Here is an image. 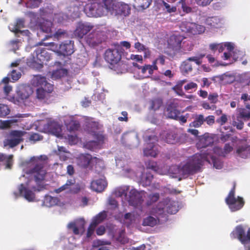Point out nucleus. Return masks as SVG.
Instances as JSON below:
<instances>
[{
  "instance_id": "obj_14",
  "label": "nucleus",
  "mask_w": 250,
  "mask_h": 250,
  "mask_svg": "<svg viewBox=\"0 0 250 250\" xmlns=\"http://www.w3.org/2000/svg\"><path fill=\"white\" fill-rule=\"evenodd\" d=\"M101 160L97 157H92L89 154H82L77 158L78 165L83 168H87L89 166H93L99 163Z\"/></svg>"
},
{
  "instance_id": "obj_57",
  "label": "nucleus",
  "mask_w": 250,
  "mask_h": 250,
  "mask_svg": "<svg viewBox=\"0 0 250 250\" xmlns=\"http://www.w3.org/2000/svg\"><path fill=\"white\" fill-rule=\"evenodd\" d=\"M43 137L38 133H34L30 135L29 139L31 142H36L38 141L42 140Z\"/></svg>"
},
{
  "instance_id": "obj_40",
  "label": "nucleus",
  "mask_w": 250,
  "mask_h": 250,
  "mask_svg": "<svg viewBox=\"0 0 250 250\" xmlns=\"http://www.w3.org/2000/svg\"><path fill=\"white\" fill-rule=\"evenodd\" d=\"M129 189V186H123L117 188L115 190V194L119 197L125 196L127 199V192Z\"/></svg>"
},
{
  "instance_id": "obj_20",
  "label": "nucleus",
  "mask_w": 250,
  "mask_h": 250,
  "mask_svg": "<svg viewBox=\"0 0 250 250\" xmlns=\"http://www.w3.org/2000/svg\"><path fill=\"white\" fill-rule=\"evenodd\" d=\"M214 142L213 138L208 134H204L202 136L196 144L197 147L198 149L206 148L212 145Z\"/></svg>"
},
{
  "instance_id": "obj_56",
  "label": "nucleus",
  "mask_w": 250,
  "mask_h": 250,
  "mask_svg": "<svg viewBox=\"0 0 250 250\" xmlns=\"http://www.w3.org/2000/svg\"><path fill=\"white\" fill-rule=\"evenodd\" d=\"M134 215L132 213L128 212L126 213L125 214L124 220V221H126L128 223V225H130L133 221L134 220Z\"/></svg>"
},
{
  "instance_id": "obj_8",
  "label": "nucleus",
  "mask_w": 250,
  "mask_h": 250,
  "mask_svg": "<svg viewBox=\"0 0 250 250\" xmlns=\"http://www.w3.org/2000/svg\"><path fill=\"white\" fill-rule=\"evenodd\" d=\"M27 133L26 131L12 130L9 134V138L4 141V146L13 148L23 142V137Z\"/></svg>"
},
{
  "instance_id": "obj_16",
  "label": "nucleus",
  "mask_w": 250,
  "mask_h": 250,
  "mask_svg": "<svg viewBox=\"0 0 250 250\" xmlns=\"http://www.w3.org/2000/svg\"><path fill=\"white\" fill-rule=\"evenodd\" d=\"M93 27V25L90 23L80 22L76 26L74 34L75 37L81 39L92 30Z\"/></svg>"
},
{
  "instance_id": "obj_21",
  "label": "nucleus",
  "mask_w": 250,
  "mask_h": 250,
  "mask_svg": "<svg viewBox=\"0 0 250 250\" xmlns=\"http://www.w3.org/2000/svg\"><path fill=\"white\" fill-rule=\"evenodd\" d=\"M177 104L174 102L169 103L167 107V117L172 119H177V116L180 114V111L177 109Z\"/></svg>"
},
{
  "instance_id": "obj_48",
  "label": "nucleus",
  "mask_w": 250,
  "mask_h": 250,
  "mask_svg": "<svg viewBox=\"0 0 250 250\" xmlns=\"http://www.w3.org/2000/svg\"><path fill=\"white\" fill-rule=\"evenodd\" d=\"M221 151L220 155L225 157L227 154H229L233 150V147L229 143L225 144L223 149L219 148Z\"/></svg>"
},
{
  "instance_id": "obj_26",
  "label": "nucleus",
  "mask_w": 250,
  "mask_h": 250,
  "mask_svg": "<svg viewBox=\"0 0 250 250\" xmlns=\"http://www.w3.org/2000/svg\"><path fill=\"white\" fill-rule=\"evenodd\" d=\"M236 153L242 158L246 159L250 157V145L244 144L238 146Z\"/></svg>"
},
{
  "instance_id": "obj_61",
  "label": "nucleus",
  "mask_w": 250,
  "mask_h": 250,
  "mask_svg": "<svg viewBox=\"0 0 250 250\" xmlns=\"http://www.w3.org/2000/svg\"><path fill=\"white\" fill-rule=\"evenodd\" d=\"M180 3L182 4V8L184 12L186 13H189L191 12L192 8L186 5V0H183L181 1Z\"/></svg>"
},
{
  "instance_id": "obj_25",
  "label": "nucleus",
  "mask_w": 250,
  "mask_h": 250,
  "mask_svg": "<svg viewBox=\"0 0 250 250\" xmlns=\"http://www.w3.org/2000/svg\"><path fill=\"white\" fill-rule=\"evenodd\" d=\"M52 25L53 23L51 21L43 20L42 22H41L38 25L37 27H39L42 32L46 33H51L50 35L45 36V38L42 40L43 41H45L48 39V38H50L52 36V35L51 34Z\"/></svg>"
},
{
  "instance_id": "obj_31",
  "label": "nucleus",
  "mask_w": 250,
  "mask_h": 250,
  "mask_svg": "<svg viewBox=\"0 0 250 250\" xmlns=\"http://www.w3.org/2000/svg\"><path fill=\"white\" fill-rule=\"evenodd\" d=\"M27 15L30 19L31 25L35 27H37L42 20L38 13L33 12H29L27 13Z\"/></svg>"
},
{
  "instance_id": "obj_15",
  "label": "nucleus",
  "mask_w": 250,
  "mask_h": 250,
  "mask_svg": "<svg viewBox=\"0 0 250 250\" xmlns=\"http://www.w3.org/2000/svg\"><path fill=\"white\" fill-rule=\"evenodd\" d=\"M183 38L180 35H173L170 36L167 40V47L173 51V55H175L179 52L181 48V43Z\"/></svg>"
},
{
  "instance_id": "obj_3",
  "label": "nucleus",
  "mask_w": 250,
  "mask_h": 250,
  "mask_svg": "<svg viewBox=\"0 0 250 250\" xmlns=\"http://www.w3.org/2000/svg\"><path fill=\"white\" fill-rule=\"evenodd\" d=\"M123 51L121 45L115 44L105 51L104 58L106 62L112 65H115L121 61Z\"/></svg>"
},
{
  "instance_id": "obj_28",
  "label": "nucleus",
  "mask_w": 250,
  "mask_h": 250,
  "mask_svg": "<svg viewBox=\"0 0 250 250\" xmlns=\"http://www.w3.org/2000/svg\"><path fill=\"white\" fill-rule=\"evenodd\" d=\"M104 138L103 136L100 135L98 137V141H90L87 142L84 144V146L86 149L94 151L98 148L100 142H103L104 141Z\"/></svg>"
},
{
  "instance_id": "obj_1",
  "label": "nucleus",
  "mask_w": 250,
  "mask_h": 250,
  "mask_svg": "<svg viewBox=\"0 0 250 250\" xmlns=\"http://www.w3.org/2000/svg\"><path fill=\"white\" fill-rule=\"evenodd\" d=\"M205 161H208L207 154L196 153L188 158L185 164H181L183 176L193 175L200 171Z\"/></svg>"
},
{
  "instance_id": "obj_38",
  "label": "nucleus",
  "mask_w": 250,
  "mask_h": 250,
  "mask_svg": "<svg viewBox=\"0 0 250 250\" xmlns=\"http://www.w3.org/2000/svg\"><path fill=\"white\" fill-rule=\"evenodd\" d=\"M48 88L40 87L36 89V98L40 101L44 100L48 93Z\"/></svg>"
},
{
  "instance_id": "obj_59",
  "label": "nucleus",
  "mask_w": 250,
  "mask_h": 250,
  "mask_svg": "<svg viewBox=\"0 0 250 250\" xmlns=\"http://www.w3.org/2000/svg\"><path fill=\"white\" fill-rule=\"evenodd\" d=\"M208 100L211 103L216 104L218 101V94L216 93L209 94L208 96Z\"/></svg>"
},
{
  "instance_id": "obj_24",
  "label": "nucleus",
  "mask_w": 250,
  "mask_h": 250,
  "mask_svg": "<svg viewBox=\"0 0 250 250\" xmlns=\"http://www.w3.org/2000/svg\"><path fill=\"white\" fill-rule=\"evenodd\" d=\"M25 20L24 18H18L13 24H11L9 28L11 32L17 34L22 33L24 30H20L21 28L25 27Z\"/></svg>"
},
{
  "instance_id": "obj_2",
  "label": "nucleus",
  "mask_w": 250,
  "mask_h": 250,
  "mask_svg": "<svg viewBox=\"0 0 250 250\" xmlns=\"http://www.w3.org/2000/svg\"><path fill=\"white\" fill-rule=\"evenodd\" d=\"M104 3L111 14L126 16L130 10L128 4L116 0H104Z\"/></svg>"
},
{
  "instance_id": "obj_23",
  "label": "nucleus",
  "mask_w": 250,
  "mask_h": 250,
  "mask_svg": "<svg viewBox=\"0 0 250 250\" xmlns=\"http://www.w3.org/2000/svg\"><path fill=\"white\" fill-rule=\"evenodd\" d=\"M20 194L23 196L29 202H32L35 200V195L31 190L25 188L23 184H21L19 187Z\"/></svg>"
},
{
  "instance_id": "obj_5",
  "label": "nucleus",
  "mask_w": 250,
  "mask_h": 250,
  "mask_svg": "<svg viewBox=\"0 0 250 250\" xmlns=\"http://www.w3.org/2000/svg\"><path fill=\"white\" fill-rule=\"evenodd\" d=\"M146 194L145 191L132 188L129 191L126 200L130 206L142 209Z\"/></svg>"
},
{
  "instance_id": "obj_10",
  "label": "nucleus",
  "mask_w": 250,
  "mask_h": 250,
  "mask_svg": "<svg viewBox=\"0 0 250 250\" xmlns=\"http://www.w3.org/2000/svg\"><path fill=\"white\" fill-rule=\"evenodd\" d=\"M80 186L79 184H76L75 179L67 180L66 183L55 189V192L59 193L62 191L66 190L68 193L71 194H76L80 191Z\"/></svg>"
},
{
  "instance_id": "obj_4",
  "label": "nucleus",
  "mask_w": 250,
  "mask_h": 250,
  "mask_svg": "<svg viewBox=\"0 0 250 250\" xmlns=\"http://www.w3.org/2000/svg\"><path fill=\"white\" fill-rule=\"evenodd\" d=\"M232 188L225 199V202L231 211H236L240 209L244 205L245 202L242 197H235L236 184L233 182Z\"/></svg>"
},
{
  "instance_id": "obj_29",
  "label": "nucleus",
  "mask_w": 250,
  "mask_h": 250,
  "mask_svg": "<svg viewBox=\"0 0 250 250\" xmlns=\"http://www.w3.org/2000/svg\"><path fill=\"white\" fill-rule=\"evenodd\" d=\"M153 178L150 173H142L140 175V184L144 187L149 186Z\"/></svg>"
},
{
  "instance_id": "obj_19",
  "label": "nucleus",
  "mask_w": 250,
  "mask_h": 250,
  "mask_svg": "<svg viewBox=\"0 0 250 250\" xmlns=\"http://www.w3.org/2000/svg\"><path fill=\"white\" fill-rule=\"evenodd\" d=\"M187 25L186 32L192 34L193 35L200 34L204 32L205 27L193 23L184 22L182 23L181 26Z\"/></svg>"
},
{
  "instance_id": "obj_62",
  "label": "nucleus",
  "mask_w": 250,
  "mask_h": 250,
  "mask_svg": "<svg viewBox=\"0 0 250 250\" xmlns=\"http://www.w3.org/2000/svg\"><path fill=\"white\" fill-rule=\"evenodd\" d=\"M197 84L194 82H190L185 85L184 88L186 91H188L192 89H196Z\"/></svg>"
},
{
  "instance_id": "obj_54",
  "label": "nucleus",
  "mask_w": 250,
  "mask_h": 250,
  "mask_svg": "<svg viewBox=\"0 0 250 250\" xmlns=\"http://www.w3.org/2000/svg\"><path fill=\"white\" fill-rule=\"evenodd\" d=\"M239 117L244 120L250 119V111L245 108H241L239 110Z\"/></svg>"
},
{
  "instance_id": "obj_17",
  "label": "nucleus",
  "mask_w": 250,
  "mask_h": 250,
  "mask_svg": "<svg viewBox=\"0 0 250 250\" xmlns=\"http://www.w3.org/2000/svg\"><path fill=\"white\" fill-rule=\"evenodd\" d=\"M150 214L155 216L161 223L165 222L168 220V216L165 211V208L158 206L152 208L150 211Z\"/></svg>"
},
{
  "instance_id": "obj_45",
  "label": "nucleus",
  "mask_w": 250,
  "mask_h": 250,
  "mask_svg": "<svg viewBox=\"0 0 250 250\" xmlns=\"http://www.w3.org/2000/svg\"><path fill=\"white\" fill-rule=\"evenodd\" d=\"M58 202L57 197H52L49 195L46 196L45 197L44 203L46 206L52 207L57 204Z\"/></svg>"
},
{
  "instance_id": "obj_47",
  "label": "nucleus",
  "mask_w": 250,
  "mask_h": 250,
  "mask_svg": "<svg viewBox=\"0 0 250 250\" xmlns=\"http://www.w3.org/2000/svg\"><path fill=\"white\" fill-rule=\"evenodd\" d=\"M220 22V20L217 17H208L206 20L207 24L212 27H216Z\"/></svg>"
},
{
  "instance_id": "obj_12",
  "label": "nucleus",
  "mask_w": 250,
  "mask_h": 250,
  "mask_svg": "<svg viewBox=\"0 0 250 250\" xmlns=\"http://www.w3.org/2000/svg\"><path fill=\"white\" fill-rule=\"evenodd\" d=\"M49 45L53 47L56 46L57 52L63 56L71 55L74 51V44L71 41L62 42L59 45V48L57 47V45L53 42L49 43Z\"/></svg>"
},
{
  "instance_id": "obj_11",
  "label": "nucleus",
  "mask_w": 250,
  "mask_h": 250,
  "mask_svg": "<svg viewBox=\"0 0 250 250\" xmlns=\"http://www.w3.org/2000/svg\"><path fill=\"white\" fill-rule=\"evenodd\" d=\"M230 236L231 238H238L242 244H245L250 242V228L246 234L243 227L241 225L237 226L231 233Z\"/></svg>"
},
{
  "instance_id": "obj_52",
  "label": "nucleus",
  "mask_w": 250,
  "mask_h": 250,
  "mask_svg": "<svg viewBox=\"0 0 250 250\" xmlns=\"http://www.w3.org/2000/svg\"><path fill=\"white\" fill-rule=\"evenodd\" d=\"M165 141L168 144H175L177 142L176 134L172 132L167 133Z\"/></svg>"
},
{
  "instance_id": "obj_46",
  "label": "nucleus",
  "mask_w": 250,
  "mask_h": 250,
  "mask_svg": "<svg viewBox=\"0 0 250 250\" xmlns=\"http://www.w3.org/2000/svg\"><path fill=\"white\" fill-rule=\"evenodd\" d=\"M69 131H75L78 130L80 127V124L76 120L71 121L67 125Z\"/></svg>"
},
{
  "instance_id": "obj_50",
  "label": "nucleus",
  "mask_w": 250,
  "mask_h": 250,
  "mask_svg": "<svg viewBox=\"0 0 250 250\" xmlns=\"http://www.w3.org/2000/svg\"><path fill=\"white\" fill-rule=\"evenodd\" d=\"M160 196L158 193H155L149 194L147 198L148 200L146 202L147 206H150L153 203L156 202L159 199Z\"/></svg>"
},
{
  "instance_id": "obj_64",
  "label": "nucleus",
  "mask_w": 250,
  "mask_h": 250,
  "mask_svg": "<svg viewBox=\"0 0 250 250\" xmlns=\"http://www.w3.org/2000/svg\"><path fill=\"white\" fill-rule=\"evenodd\" d=\"M134 47L135 49H137L138 51L140 52L144 51L146 50L145 46L140 42H136L134 44Z\"/></svg>"
},
{
  "instance_id": "obj_43",
  "label": "nucleus",
  "mask_w": 250,
  "mask_h": 250,
  "mask_svg": "<svg viewBox=\"0 0 250 250\" xmlns=\"http://www.w3.org/2000/svg\"><path fill=\"white\" fill-rule=\"evenodd\" d=\"M28 90H30V89L29 87H23L20 89L18 92L19 98L21 100L27 99L31 94V92H29Z\"/></svg>"
},
{
  "instance_id": "obj_51",
  "label": "nucleus",
  "mask_w": 250,
  "mask_h": 250,
  "mask_svg": "<svg viewBox=\"0 0 250 250\" xmlns=\"http://www.w3.org/2000/svg\"><path fill=\"white\" fill-rule=\"evenodd\" d=\"M66 73V70L64 69H59L54 70L52 72V78L58 79L63 77L64 74Z\"/></svg>"
},
{
  "instance_id": "obj_60",
  "label": "nucleus",
  "mask_w": 250,
  "mask_h": 250,
  "mask_svg": "<svg viewBox=\"0 0 250 250\" xmlns=\"http://www.w3.org/2000/svg\"><path fill=\"white\" fill-rule=\"evenodd\" d=\"M96 227L97 226L95 224V223H91L87 231V237H90L92 235Z\"/></svg>"
},
{
  "instance_id": "obj_44",
  "label": "nucleus",
  "mask_w": 250,
  "mask_h": 250,
  "mask_svg": "<svg viewBox=\"0 0 250 250\" xmlns=\"http://www.w3.org/2000/svg\"><path fill=\"white\" fill-rule=\"evenodd\" d=\"M151 108L154 110H158L162 106L163 101L161 98H157L153 99L150 102Z\"/></svg>"
},
{
  "instance_id": "obj_9",
  "label": "nucleus",
  "mask_w": 250,
  "mask_h": 250,
  "mask_svg": "<svg viewBox=\"0 0 250 250\" xmlns=\"http://www.w3.org/2000/svg\"><path fill=\"white\" fill-rule=\"evenodd\" d=\"M105 40L104 33L101 31L93 30L85 38L86 43L91 47L101 44Z\"/></svg>"
},
{
  "instance_id": "obj_42",
  "label": "nucleus",
  "mask_w": 250,
  "mask_h": 250,
  "mask_svg": "<svg viewBox=\"0 0 250 250\" xmlns=\"http://www.w3.org/2000/svg\"><path fill=\"white\" fill-rule=\"evenodd\" d=\"M135 5L142 9H146L149 6L152 0H134Z\"/></svg>"
},
{
  "instance_id": "obj_27",
  "label": "nucleus",
  "mask_w": 250,
  "mask_h": 250,
  "mask_svg": "<svg viewBox=\"0 0 250 250\" xmlns=\"http://www.w3.org/2000/svg\"><path fill=\"white\" fill-rule=\"evenodd\" d=\"M158 153V147L153 143H148L147 146L144 149V155L155 157Z\"/></svg>"
},
{
  "instance_id": "obj_7",
  "label": "nucleus",
  "mask_w": 250,
  "mask_h": 250,
  "mask_svg": "<svg viewBox=\"0 0 250 250\" xmlns=\"http://www.w3.org/2000/svg\"><path fill=\"white\" fill-rule=\"evenodd\" d=\"M28 173L32 175L37 185H41L46 174L43 163L41 161L35 162L34 167L29 170Z\"/></svg>"
},
{
  "instance_id": "obj_37",
  "label": "nucleus",
  "mask_w": 250,
  "mask_h": 250,
  "mask_svg": "<svg viewBox=\"0 0 250 250\" xmlns=\"http://www.w3.org/2000/svg\"><path fill=\"white\" fill-rule=\"evenodd\" d=\"M85 222L84 221H81L80 222V227L76 226V224L73 222H71L68 225V228L69 229H72L73 232L76 235L79 234V229L82 231L84 230V226Z\"/></svg>"
},
{
  "instance_id": "obj_53",
  "label": "nucleus",
  "mask_w": 250,
  "mask_h": 250,
  "mask_svg": "<svg viewBox=\"0 0 250 250\" xmlns=\"http://www.w3.org/2000/svg\"><path fill=\"white\" fill-rule=\"evenodd\" d=\"M42 2V0H28L26 5L30 8H36L39 7Z\"/></svg>"
},
{
  "instance_id": "obj_36",
  "label": "nucleus",
  "mask_w": 250,
  "mask_h": 250,
  "mask_svg": "<svg viewBox=\"0 0 250 250\" xmlns=\"http://www.w3.org/2000/svg\"><path fill=\"white\" fill-rule=\"evenodd\" d=\"M204 122L205 118L203 115H196L194 117V120L190 123L189 126L190 127H199L203 124Z\"/></svg>"
},
{
  "instance_id": "obj_22",
  "label": "nucleus",
  "mask_w": 250,
  "mask_h": 250,
  "mask_svg": "<svg viewBox=\"0 0 250 250\" xmlns=\"http://www.w3.org/2000/svg\"><path fill=\"white\" fill-rule=\"evenodd\" d=\"M107 186V183L105 180V177L94 180L91 183V188L97 192H100L103 191Z\"/></svg>"
},
{
  "instance_id": "obj_6",
  "label": "nucleus",
  "mask_w": 250,
  "mask_h": 250,
  "mask_svg": "<svg viewBox=\"0 0 250 250\" xmlns=\"http://www.w3.org/2000/svg\"><path fill=\"white\" fill-rule=\"evenodd\" d=\"M107 6L104 5V1L102 3L94 2L87 4L85 8L86 14L89 17H101L109 12Z\"/></svg>"
},
{
  "instance_id": "obj_55",
  "label": "nucleus",
  "mask_w": 250,
  "mask_h": 250,
  "mask_svg": "<svg viewBox=\"0 0 250 250\" xmlns=\"http://www.w3.org/2000/svg\"><path fill=\"white\" fill-rule=\"evenodd\" d=\"M10 110L7 105L0 104V117H5L9 114Z\"/></svg>"
},
{
  "instance_id": "obj_18",
  "label": "nucleus",
  "mask_w": 250,
  "mask_h": 250,
  "mask_svg": "<svg viewBox=\"0 0 250 250\" xmlns=\"http://www.w3.org/2000/svg\"><path fill=\"white\" fill-rule=\"evenodd\" d=\"M33 84L35 86L48 88V92H51L53 89V85L47 83L46 78L40 75L35 76L32 80Z\"/></svg>"
},
{
  "instance_id": "obj_13",
  "label": "nucleus",
  "mask_w": 250,
  "mask_h": 250,
  "mask_svg": "<svg viewBox=\"0 0 250 250\" xmlns=\"http://www.w3.org/2000/svg\"><path fill=\"white\" fill-rule=\"evenodd\" d=\"M33 58L35 62L42 65L51 59V55L46 49L38 48L34 51Z\"/></svg>"
},
{
  "instance_id": "obj_32",
  "label": "nucleus",
  "mask_w": 250,
  "mask_h": 250,
  "mask_svg": "<svg viewBox=\"0 0 250 250\" xmlns=\"http://www.w3.org/2000/svg\"><path fill=\"white\" fill-rule=\"evenodd\" d=\"M160 223H161L159 222V220L157 218H155L152 216H148L144 219L142 225L144 226H150L152 227Z\"/></svg>"
},
{
  "instance_id": "obj_63",
  "label": "nucleus",
  "mask_w": 250,
  "mask_h": 250,
  "mask_svg": "<svg viewBox=\"0 0 250 250\" xmlns=\"http://www.w3.org/2000/svg\"><path fill=\"white\" fill-rule=\"evenodd\" d=\"M21 76V73L20 72H17L15 70H13L11 72V78L14 81L18 80L20 78Z\"/></svg>"
},
{
  "instance_id": "obj_34",
  "label": "nucleus",
  "mask_w": 250,
  "mask_h": 250,
  "mask_svg": "<svg viewBox=\"0 0 250 250\" xmlns=\"http://www.w3.org/2000/svg\"><path fill=\"white\" fill-rule=\"evenodd\" d=\"M48 130L53 134L59 133L61 131L60 125L55 121H49L46 125Z\"/></svg>"
},
{
  "instance_id": "obj_35",
  "label": "nucleus",
  "mask_w": 250,
  "mask_h": 250,
  "mask_svg": "<svg viewBox=\"0 0 250 250\" xmlns=\"http://www.w3.org/2000/svg\"><path fill=\"white\" fill-rule=\"evenodd\" d=\"M168 171L170 174L173 175V177L183 176V172L181 164L171 166L170 167Z\"/></svg>"
},
{
  "instance_id": "obj_41",
  "label": "nucleus",
  "mask_w": 250,
  "mask_h": 250,
  "mask_svg": "<svg viewBox=\"0 0 250 250\" xmlns=\"http://www.w3.org/2000/svg\"><path fill=\"white\" fill-rule=\"evenodd\" d=\"M180 69L182 73L187 74L192 70V65L186 60L182 62Z\"/></svg>"
},
{
  "instance_id": "obj_49",
  "label": "nucleus",
  "mask_w": 250,
  "mask_h": 250,
  "mask_svg": "<svg viewBox=\"0 0 250 250\" xmlns=\"http://www.w3.org/2000/svg\"><path fill=\"white\" fill-rule=\"evenodd\" d=\"M162 6L163 7V10L168 13H174L177 10L176 6L171 5L165 1H163Z\"/></svg>"
},
{
  "instance_id": "obj_39",
  "label": "nucleus",
  "mask_w": 250,
  "mask_h": 250,
  "mask_svg": "<svg viewBox=\"0 0 250 250\" xmlns=\"http://www.w3.org/2000/svg\"><path fill=\"white\" fill-rule=\"evenodd\" d=\"M107 217V213L105 211H103L96 215L92 219V222L95 223V224L97 226L103 222Z\"/></svg>"
},
{
  "instance_id": "obj_30",
  "label": "nucleus",
  "mask_w": 250,
  "mask_h": 250,
  "mask_svg": "<svg viewBox=\"0 0 250 250\" xmlns=\"http://www.w3.org/2000/svg\"><path fill=\"white\" fill-rule=\"evenodd\" d=\"M86 130L89 133L96 135L97 131L100 129V125L97 122L89 121L86 124Z\"/></svg>"
},
{
  "instance_id": "obj_58",
  "label": "nucleus",
  "mask_w": 250,
  "mask_h": 250,
  "mask_svg": "<svg viewBox=\"0 0 250 250\" xmlns=\"http://www.w3.org/2000/svg\"><path fill=\"white\" fill-rule=\"evenodd\" d=\"M173 89L178 95L181 96L185 95V93L182 90L181 84H177L173 87Z\"/></svg>"
},
{
  "instance_id": "obj_33",
  "label": "nucleus",
  "mask_w": 250,
  "mask_h": 250,
  "mask_svg": "<svg viewBox=\"0 0 250 250\" xmlns=\"http://www.w3.org/2000/svg\"><path fill=\"white\" fill-rule=\"evenodd\" d=\"M203 154H207V155H208L209 162H207L208 163H211V162L212 163L213 167H215L216 169H219L222 167V163L215 156L211 155L208 153H203Z\"/></svg>"
}]
</instances>
